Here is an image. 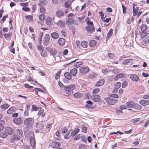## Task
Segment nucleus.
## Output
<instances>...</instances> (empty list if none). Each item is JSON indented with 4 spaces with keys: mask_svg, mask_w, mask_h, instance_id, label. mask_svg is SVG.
<instances>
[{
    "mask_svg": "<svg viewBox=\"0 0 149 149\" xmlns=\"http://www.w3.org/2000/svg\"><path fill=\"white\" fill-rule=\"evenodd\" d=\"M70 72L72 75L75 76L77 73V70L76 68H74L71 70Z\"/></svg>",
    "mask_w": 149,
    "mask_h": 149,
    "instance_id": "c756f323",
    "label": "nucleus"
},
{
    "mask_svg": "<svg viewBox=\"0 0 149 149\" xmlns=\"http://www.w3.org/2000/svg\"><path fill=\"white\" fill-rule=\"evenodd\" d=\"M31 112L33 111H37L39 108V107L36 106L34 105H32L31 107Z\"/></svg>",
    "mask_w": 149,
    "mask_h": 149,
    "instance_id": "49530a36",
    "label": "nucleus"
},
{
    "mask_svg": "<svg viewBox=\"0 0 149 149\" xmlns=\"http://www.w3.org/2000/svg\"><path fill=\"white\" fill-rule=\"evenodd\" d=\"M91 99L95 102H97L100 100L101 97L98 95L93 94L91 96Z\"/></svg>",
    "mask_w": 149,
    "mask_h": 149,
    "instance_id": "6e6552de",
    "label": "nucleus"
},
{
    "mask_svg": "<svg viewBox=\"0 0 149 149\" xmlns=\"http://www.w3.org/2000/svg\"><path fill=\"white\" fill-rule=\"evenodd\" d=\"M38 115L39 116H41V118L45 117V113L44 110L42 109L40 110L38 113Z\"/></svg>",
    "mask_w": 149,
    "mask_h": 149,
    "instance_id": "72a5a7b5",
    "label": "nucleus"
},
{
    "mask_svg": "<svg viewBox=\"0 0 149 149\" xmlns=\"http://www.w3.org/2000/svg\"><path fill=\"white\" fill-rule=\"evenodd\" d=\"M45 23L48 26H50L52 25V20L51 17L50 16L47 17Z\"/></svg>",
    "mask_w": 149,
    "mask_h": 149,
    "instance_id": "ddd939ff",
    "label": "nucleus"
},
{
    "mask_svg": "<svg viewBox=\"0 0 149 149\" xmlns=\"http://www.w3.org/2000/svg\"><path fill=\"white\" fill-rule=\"evenodd\" d=\"M79 131V129L78 128H75L74 129V130L71 133V134L72 136H74L75 135L77 134Z\"/></svg>",
    "mask_w": 149,
    "mask_h": 149,
    "instance_id": "58836bf2",
    "label": "nucleus"
},
{
    "mask_svg": "<svg viewBox=\"0 0 149 149\" xmlns=\"http://www.w3.org/2000/svg\"><path fill=\"white\" fill-rule=\"evenodd\" d=\"M90 69L88 67L85 65H82L79 68V72L81 75H85L89 71Z\"/></svg>",
    "mask_w": 149,
    "mask_h": 149,
    "instance_id": "f03ea898",
    "label": "nucleus"
},
{
    "mask_svg": "<svg viewBox=\"0 0 149 149\" xmlns=\"http://www.w3.org/2000/svg\"><path fill=\"white\" fill-rule=\"evenodd\" d=\"M49 52L53 56L56 55L57 53V51L56 49L52 48H50L49 49Z\"/></svg>",
    "mask_w": 149,
    "mask_h": 149,
    "instance_id": "aec40b11",
    "label": "nucleus"
},
{
    "mask_svg": "<svg viewBox=\"0 0 149 149\" xmlns=\"http://www.w3.org/2000/svg\"><path fill=\"white\" fill-rule=\"evenodd\" d=\"M15 108L13 107H10L7 111V113L9 114H11L15 111Z\"/></svg>",
    "mask_w": 149,
    "mask_h": 149,
    "instance_id": "f704fd0d",
    "label": "nucleus"
},
{
    "mask_svg": "<svg viewBox=\"0 0 149 149\" xmlns=\"http://www.w3.org/2000/svg\"><path fill=\"white\" fill-rule=\"evenodd\" d=\"M47 3L48 1L47 0L41 1L38 3V5L40 7H43L47 5Z\"/></svg>",
    "mask_w": 149,
    "mask_h": 149,
    "instance_id": "393cba45",
    "label": "nucleus"
},
{
    "mask_svg": "<svg viewBox=\"0 0 149 149\" xmlns=\"http://www.w3.org/2000/svg\"><path fill=\"white\" fill-rule=\"evenodd\" d=\"M140 34L141 38H144L147 36L148 33L147 31H142L140 32Z\"/></svg>",
    "mask_w": 149,
    "mask_h": 149,
    "instance_id": "37998d69",
    "label": "nucleus"
},
{
    "mask_svg": "<svg viewBox=\"0 0 149 149\" xmlns=\"http://www.w3.org/2000/svg\"><path fill=\"white\" fill-rule=\"evenodd\" d=\"M12 35V33L9 32L5 34L4 35V37L6 38H9Z\"/></svg>",
    "mask_w": 149,
    "mask_h": 149,
    "instance_id": "bf43d9fd",
    "label": "nucleus"
},
{
    "mask_svg": "<svg viewBox=\"0 0 149 149\" xmlns=\"http://www.w3.org/2000/svg\"><path fill=\"white\" fill-rule=\"evenodd\" d=\"M19 139L15 135H13L10 139V141L11 143L14 142L15 141L19 140Z\"/></svg>",
    "mask_w": 149,
    "mask_h": 149,
    "instance_id": "bb28decb",
    "label": "nucleus"
},
{
    "mask_svg": "<svg viewBox=\"0 0 149 149\" xmlns=\"http://www.w3.org/2000/svg\"><path fill=\"white\" fill-rule=\"evenodd\" d=\"M5 131L7 132V133L9 135L12 134L13 132V129L10 127H7L5 128Z\"/></svg>",
    "mask_w": 149,
    "mask_h": 149,
    "instance_id": "2eb2a0df",
    "label": "nucleus"
},
{
    "mask_svg": "<svg viewBox=\"0 0 149 149\" xmlns=\"http://www.w3.org/2000/svg\"><path fill=\"white\" fill-rule=\"evenodd\" d=\"M108 56L109 58L113 59L115 56V55L112 53H110L108 54Z\"/></svg>",
    "mask_w": 149,
    "mask_h": 149,
    "instance_id": "69168bd1",
    "label": "nucleus"
},
{
    "mask_svg": "<svg viewBox=\"0 0 149 149\" xmlns=\"http://www.w3.org/2000/svg\"><path fill=\"white\" fill-rule=\"evenodd\" d=\"M99 14L101 17L102 20L104 21V20L105 19V17H104L103 13L102 11H100L99 12Z\"/></svg>",
    "mask_w": 149,
    "mask_h": 149,
    "instance_id": "052dcab7",
    "label": "nucleus"
},
{
    "mask_svg": "<svg viewBox=\"0 0 149 149\" xmlns=\"http://www.w3.org/2000/svg\"><path fill=\"white\" fill-rule=\"evenodd\" d=\"M135 102L133 101L127 102L126 104V107L127 108H133Z\"/></svg>",
    "mask_w": 149,
    "mask_h": 149,
    "instance_id": "f3484780",
    "label": "nucleus"
},
{
    "mask_svg": "<svg viewBox=\"0 0 149 149\" xmlns=\"http://www.w3.org/2000/svg\"><path fill=\"white\" fill-rule=\"evenodd\" d=\"M113 30L112 29H110L109 32L107 33V38L108 39L110 37H111L113 33Z\"/></svg>",
    "mask_w": 149,
    "mask_h": 149,
    "instance_id": "c85d7f7f",
    "label": "nucleus"
},
{
    "mask_svg": "<svg viewBox=\"0 0 149 149\" xmlns=\"http://www.w3.org/2000/svg\"><path fill=\"white\" fill-rule=\"evenodd\" d=\"M81 138V134H78L74 137V140H77Z\"/></svg>",
    "mask_w": 149,
    "mask_h": 149,
    "instance_id": "e2e57ef3",
    "label": "nucleus"
},
{
    "mask_svg": "<svg viewBox=\"0 0 149 149\" xmlns=\"http://www.w3.org/2000/svg\"><path fill=\"white\" fill-rule=\"evenodd\" d=\"M104 81H105L104 79L103 78L100 79L96 82L95 86L96 87H99L102 86L104 84Z\"/></svg>",
    "mask_w": 149,
    "mask_h": 149,
    "instance_id": "f8f14e48",
    "label": "nucleus"
},
{
    "mask_svg": "<svg viewBox=\"0 0 149 149\" xmlns=\"http://www.w3.org/2000/svg\"><path fill=\"white\" fill-rule=\"evenodd\" d=\"M64 75L65 77L67 79L69 80L71 79L72 76L69 72H65Z\"/></svg>",
    "mask_w": 149,
    "mask_h": 149,
    "instance_id": "e433bc0d",
    "label": "nucleus"
},
{
    "mask_svg": "<svg viewBox=\"0 0 149 149\" xmlns=\"http://www.w3.org/2000/svg\"><path fill=\"white\" fill-rule=\"evenodd\" d=\"M132 59H127L124 60L122 62V63L124 65L128 64L130 63Z\"/></svg>",
    "mask_w": 149,
    "mask_h": 149,
    "instance_id": "6e6d98bb",
    "label": "nucleus"
},
{
    "mask_svg": "<svg viewBox=\"0 0 149 149\" xmlns=\"http://www.w3.org/2000/svg\"><path fill=\"white\" fill-rule=\"evenodd\" d=\"M86 28L87 31L89 33H91L95 31V29L93 26H87Z\"/></svg>",
    "mask_w": 149,
    "mask_h": 149,
    "instance_id": "a211bd4d",
    "label": "nucleus"
},
{
    "mask_svg": "<svg viewBox=\"0 0 149 149\" xmlns=\"http://www.w3.org/2000/svg\"><path fill=\"white\" fill-rule=\"evenodd\" d=\"M100 91V90L99 88H95L93 90L92 93L93 94H96L98 93Z\"/></svg>",
    "mask_w": 149,
    "mask_h": 149,
    "instance_id": "5fc2aeb1",
    "label": "nucleus"
},
{
    "mask_svg": "<svg viewBox=\"0 0 149 149\" xmlns=\"http://www.w3.org/2000/svg\"><path fill=\"white\" fill-rule=\"evenodd\" d=\"M65 42V40L63 38H61L58 40V43L60 45H64Z\"/></svg>",
    "mask_w": 149,
    "mask_h": 149,
    "instance_id": "473e14b6",
    "label": "nucleus"
},
{
    "mask_svg": "<svg viewBox=\"0 0 149 149\" xmlns=\"http://www.w3.org/2000/svg\"><path fill=\"white\" fill-rule=\"evenodd\" d=\"M9 48L10 49V51L14 54L15 53V49L14 47H9Z\"/></svg>",
    "mask_w": 149,
    "mask_h": 149,
    "instance_id": "774afa93",
    "label": "nucleus"
},
{
    "mask_svg": "<svg viewBox=\"0 0 149 149\" xmlns=\"http://www.w3.org/2000/svg\"><path fill=\"white\" fill-rule=\"evenodd\" d=\"M50 37L49 35L48 34H45L43 40V44L44 45L47 46L49 42Z\"/></svg>",
    "mask_w": 149,
    "mask_h": 149,
    "instance_id": "1a4fd4ad",
    "label": "nucleus"
},
{
    "mask_svg": "<svg viewBox=\"0 0 149 149\" xmlns=\"http://www.w3.org/2000/svg\"><path fill=\"white\" fill-rule=\"evenodd\" d=\"M132 5L133 15L134 16H135L136 15L137 12L139 10V7L137 6V5L134 3H133Z\"/></svg>",
    "mask_w": 149,
    "mask_h": 149,
    "instance_id": "9d476101",
    "label": "nucleus"
},
{
    "mask_svg": "<svg viewBox=\"0 0 149 149\" xmlns=\"http://www.w3.org/2000/svg\"><path fill=\"white\" fill-rule=\"evenodd\" d=\"M61 72V70H59L58 72L55 75V79H58L60 77V74Z\"/></svg>",
    "mask_w": 149,
    "mask_h": 149,
    "instance_id": "de8ad7c7",
    "label": "nucleus"
},
{
    "mask_svg": "<svg viewBox=\"0 0 149 149\" xmlns=\"http://www.w3.org/2000/svg\"><path fill=\"white\" fill-rule=\"evenodd\" d=\"M51 36L52 38L54 39L58 38L59 36L58 34L55 32L52 33L51 34Z\"/></svg>",
    "mask_w": 149,
    "mask_h": 149,
    "instance_id": "c9c22d12",
    "label": "nucleus"
},
{
    "mask_svg": "<svg viewBox=\"0 0 149 149\" xmlns=\"http://www.w3.org/2000/svg\"><path fill=\"white\" fill-rule=\"evenodd\" d=\"M148 27L147 25L145 24H142L140 27V29L142 31H144L147 30Z\"/></svg>",
    "mask_w": 149,
    "mask_h": 149,
    "instance_id": "a19ab883",
    "label": "nucleus"
},
{
    "mask_svg": "<svg viewBox=\"0 0 149 149\" xmlns=\"http://www.w3.org/2000/svg\"><path fill=\"white\" fill-rule=\"evenodd\" d=\"M45 16L44 14H40L39 16V19L42 22H43L45 19Z\"/></svg>",
    "mask_w": 149,
    "mask_h": 149,
    "instance_id": "a18cd8bd",
    "label": "nucleus"
},
{
    "mask_svg": "<svg viewBox=\"0 0 149 149\" xmlns=\"http://www.w3.org/2000/svg\"><path fill=\"white\" fill-rule=\"evenodd\" d=\"M9 107V106L8 104L1 105L0 106L1 108L4 110L7 109Z\"/></svg>",
    "mask_w": 149,
    "mask_h": 149,
    "instance_id": "c03bdc74",
    "label": "nucleus"
},
{
    "mask_svg": "<svg viewBox=\"0 0 149 149\" xmlns=\"http://www.w3.org/2000/svg\"><path fill=\"white\" fill-rule=\"evenodd\" d=\"M75 20L74 18L70 17L67 19L65 20V23L68 26H70L74 24Z\"/></svg>",
    "mask_w": 149,
    "mask_h": 149,
    "instance_id": "39448f33",
    "label": "nucleus"
},
{
    "mask_svg": "<svg viewBox=\"0 0 149 149\" xmlns=\"http://www.w3.org/2000/svg\"><path fill=\"white\" fill-rule=\"evenodd\" d=\"M82 131V132L86 133L87 132V127L84 125L81 126Z\"/></svg>",
    "mask_w": 149,
    "mask_h": 149,
    "instance_id": "864d4df0",
    "label": "nucleus"
},
{
    "mask_svg": "<svg viewBox=\"0 0 149 149\" xmlns=\"http://www.w3.org/2000/svg\"><path fill=\"white\" fill-rule=\"evenodd\" d=\"M76 89L75 86L73 84H71L64 87L65 93L68 95H71L73 93V91Z\"/></svg>",
    "mask_w": 149,
    "mask_h": 149,
    "instance_id": "f257e3e1",
    "label": "nucleus"
},
{
    "mask_svg": "<svg viewBox=\"0 0 149 149\" xmlns=\"http://www.w3.org/2000/svg\"><path fill=\"white\" fill-rule=\"evenodd\" d=\"M40 13L42 14H44L45 13L46 10L43 7H40Z\"/></svg>",
    "mask_w": 149,
    "mask_h": 149,
    "instance_id": "603ef678",
    "label": "nucleus"
},
{
    "mask_svg": "<svg viewBox=\"0 0 149 149\" xmlns=\"http://www.w3.org/2000/svg\"><path fill=\"white\" fill-rule=\"evenodd\" d=\"M125 76L123 73H119L117 74L114 77V79L115 81H117L120 78H123Z\"/></svg>",
    "mask_w": 149,
    "mask_h": 149,
    "instance_id": "412c9836",
    "label": "nucleus"
},
{
    "mask_svg": "<svg viewBox=\"0 0 149 149\" xmlns=\"http://www.w3.org/2000/svg\"><path fill=\"white\" fill-rule=\"evenodd\" d=\"M28 137H29L30 140L33 139H35L34 137V134L33 132L32 131H30L28 134Z\"/></svg>",
    "mask_w": 149,
    "mask_h": 149,
    "instance_id": "7c9ffc66",
    "label": "nucleus"
},
{
    "mask_svg": "<svg viewBox=\"0 0 149 149\" xmlns=\"http://www.w3.org/2000/svg\"><path fill=\"white\" fill-rule=\"evenodd\" d=\"M20 140L23 137V133L22 130L20 129H17L16 130V134H15Z\"/></svg>",
    "mask_w": 149,
    "mask_h": 149,
    "instance_id": "0eeeda50",
    "label": "nucleus"
},
{
    "mask_svg": "<svg viewBox=\"0 0 149 149\" xmlns=\"http://www.w3.org/2000/svg\"><path fill=\"white\" fill-rule=\"evenodd\" d=\"M8 136L5 130H1L0 131V137L3 138H5Z\"/></svg>",
    "mask_w": 149,
    "mask_h": 149,
    "instance_id": "6ab92c4d",
    "label": "nucleus"
},
{
    "mask_svg": "<svg viewBox=\"0 0 149 149\" xmlns=\"http://www.w3.org/2000/svg\"><path fill=\"white\" fill-rule=\"evenodd\" d=\"M41 55L43 57H45L47 55V52L44 50H42L40 52Z\"/></svg>",
    "mask_w": 149,
    "mask_h": 149,
    "instance_id": "4d7b16f0",
    "label": "nucleus"
},
{
    "mask_svg": "<svg viewBox=\"0 0 149 149\" xmlns=\"http://www.w3.org/2000/svg\"><path fill=\"white\" fill-rule=\"evenodd\" d=\"M143 40L146 43H149V36H147L143 39Z\"/></svg>",
    "mask_w": 149,
    "mask_h": 149,
    "instance_id": "0e129e2a",
    "label": "nucleus"
},
{
    "mask_svg": "<svg viewBox=\"0 0 149 149\" xmlns=\"http://www.w3.org/2000/svg\"><path fill=\"white\" fill-rule=\"evenodd\" d=\"M104 100L110 105H114L118 102L117 100L111 97H105Z\"/></svg>",
    "mask_w": 149,
    "mask_h": 149,
    "instance_id": "20e7f679",
    "label": "nucleus"
},
{
    "mask_svg": "<svg viewBox=\"0 0 149 149\" xmlns=\"http://www.w3.org/2000/svg\"><path fill=\"white\" fill-rule=\"evenodd\" d=\"M139 103L143 106H146L149 104V99L141 100L139 102Z\"/></svg>",
    "mask_w": 149,
    "mask_h": 149,
    "instance_id": "dca6fc26",
    "label": "nucleus"
},
{
    "mask_svg": "<svg viewBox=\"0 0 149 149\" xmlns=\"http://www.w3.org/2000/svg\"><path fill=\"white\" fill-rule=\"evenodd\" d=\"M13 122L15 124L17 125H20L23 123L22 118L19 117L14 118L13 119Z\"/></svg>",
    "mask_w": 149,
    "mask_h": 149,
    "instance_id": "9b49d317",
    "label": "nucleus"
},
{
    "mask_svg": "<svg viewBox=\"0 0 149 149\" xmlns=\"http://www.w3.org/2000/svg\"><path fill=\"white\" fill-rule=\"evenodd\" d=\"M71 135H72L71 133H70L69 131L64 136V138L66 139H68L70 138Z\"/></svg>",
    "mask_w": 149,
    "mask_h": 149,
    "instance_id": "8fccbe9b",
    "label": "nucleus"
},
{
    "mask_svg": "<svg viewBox=\"0 0 149 149\" xmlns=\"http://www.w3.org/2000/svg\"><path fill=\"white\" fill-rule=\"evenodd\" d=\"M133 108L135 109L140 110L142 108V107L141 105L135 103Z\"/></svg>",
    "mask_w": 149,
    "mask_h": 149,
    "instance_id": "ea45409f",
    "label": "nucleus"
},
{
    "mask_svg": "<svg viewBox=\"0 0 149 149\" xmlns=\"http://www.w3.org/2000/svg\"><path fill=\"white\" fill-rule=\"evenodd\" d=\"M83 64V62L81 61H79L74 63V67L76 68H79L81 65H82Z\"/></svg>",
    "mask_w": 149,
    "mask_h": 149,
    "instance_id": "b1692460",
    "label": "nucleus"
},
{
    "mask_svg": "<svg viewBox=\"0 0 149 149\" xmlns=\"http://www.w3.org/2000/svg\"><path fill=\"white\" fill-rule=\"evenodd\" d=\"M61 146V144L59 141H53L51 144V146L53 148H57V149H63L62 148H59Z\"/></svg>",
    "mask_w": 149,
    "mask_h": 149,
    "instance_id": "423d86ee",
    "label": "nucleus"
},
{
    "mask_svg": "<svg viewBox=\"0 0 149 149\" xmlns=\"http://www.w3.org/2000/svg\"><path fill=\"white\" fill-rule=\"evenodd\" d=\"M71 2L67 1L64 3V5L65 8H68L71 6Z\"/></svg>",
    "mask_w": 149,
    "mask_h": 149,
    "instance_id": "79ce46f5",
    "label": "nucleus"
},
{
    "mask_svg": "<svg viewBox=\"0 0 149 149\" xmlns=\"http://www.w3.org/2000/svg\"><path fill=\"white\" fill-rule=\"evenodd\" d=\"M73 96L75 98H79L82 97V94L81 93L77 92L74 94Z\"/></svg>",
    "mask_w": 149,
    "mask_h": 149,
    "instance_id": "a878e982",
    "label": "nucleus"
},
{
    "mask_svg": "<svg viewBox=\"0 0 149 149\" xmlns=\"http://www.w3.org/2000/svg\"><path fill=\"white\" fill-rule=\"evenodd\" d=\"M86 24L88 25L87 26H93V22L90 20H88L86 22Z\"/></svg>",
    "mask_w": 149,
    "mask_h": 149,
    "instance_id": "338daca9",
    "label": "nucleus"
},
{
    "mask_svg": "<svg viewBox=\"0 0 149 149\" xmlns=\"http://www.w3.org/2000/svg\"><path fill=\"white\" fill-rule=\"evenodd\" d=\"M79 149H87V147L86 145L83 144H81L79 146Z\"/></svg>",
    "mask_w": 149,
    "mask_h": 149,
    "instance_id": "13d9d810",
    "label": "nucleus"
},
{
    "mask_svg": "<svg viewBox=\"0 0 149 149\" xmlns=\"http://www.w3.org/2000/svg\"><path fill=\"white\" fill-rule=\"evenodd\" d=\"M56 16L58 17H61L64 15L63 12L61 10L57 11L56 12Z\"/></svg>",
    "mask_w": 149,
    "mask_h": 149,
    "instance_id": "4be33fe9",
    "label": "nucleus"
},
{
    "mask_svg": "<svg viewBox=\"0 0 149 149\" xmlns=\"http://www.w3.org/2000/svg\"><path fill=\"white\" fill-rule=\"evenodd\" d=\"M65 22L61 21H59L57 22V24L58 26L61 27H63L65 26Z\"/></svg>",
    "mask_w": 149,
    "mask_h": 149,
    "instance_id": "09e8293b",
    "label": "nucleus"
},
{
    "mask_svg": "<svg viewBox=\"0 0 149 149\" xmlns=\"http://www.w3.org/2000/svg\"><path fill=\"white\" fill-rule=\"evenodd\" d=\"M33 118H26L24 120V124L26 126L31 127L33 125Z\"/></svg>",
    "mask_w": 149,
    "mask_h": 149,
    "instance_id": "7ed1b4c3",
    "label": "nucleus"
},
{
    "mask_svg": "<svg viewBox=\"0 0 149 149\" xmlns=\"http://www.w3.org/2000/svg\"><path fill=\"white\" fill-rule=\"evenodd\" d=\"M97 42L94 40H91L89 42V45L91 47H93L96 45Z\"/></svg>",
    "mask_w": 149,
    "mask_h": 149,
    "instance_id": "2f4dec72",
    "label": "nucleus"
},
{
    "mask_svg": "<svg viewBox=\"0 0 149 149\" xmlns=\"http://www.w3.org/2000/svg\"><path fill=\"white\" fill-rule=\"evenodd\" d=\"M130 78L131 80L136 82L138 81L139 79V77L134 74H131Z\"/></svg>",
    "mask_w": 149,
    "mask_h": 149,
    "instance_id": "4468645a",
    "label": "nucleus"
},
{
    "mask_svg": "<svg viewBox=\"0 0 149 149\" xmlns=\"http://www.w3.org/2000/svg\"><path fill=\"white\" fill-rule=\"evenodd\" d=\"M30 142L31 146L32 147V148L33 149H35L36 141L35 139H31V140H30Z\"/></svg>",
    "mask_w": 149,
    "mask_h": 149,
    "instance_id": "5701e85b",
    "label": "nucleus"
},
{
    "mask_svg": "<svg viewBox=\"0 0 149 149\" xmlns=\"http://www.w3.org/2000/svg\"><path fill=\"white\" fill-rule=\"evenodd\" d=\"M86 103H87L88 104H86L85 105V107H90L88 105V104H89L90 105H92L93 104L92 101H90V100H88V101H86Z\"/></svg>",
    "mask_w": 149,
    "mask_h": 149,
    "instance_id": "680f3d73",
    "label": "nucleus"
},
{
    "mask_svg": "<svg viewBox=\"0 0 149 149\" xmlns=\"http://www.w3.org/2000/svg\"><path fill=\"white\" fill-rule=\"evenodd\" d=\"M88 42L86 41H83L81 43V46L84 48H86L88 46Z\"/></svg>",
    "mask_w": 149,
    "mask_h": 149,
    "instance_id": "cd10ccee",
    "label": "nucleus"
},
{
    "mask_svg": "<svg viewBox=\"0 0 149 149\" xmlns=\"http://www.w3.org/2000/svg\"><path fill=\"white\" fill-rule=\"evenodd\" d=\"M25 18L27 22H30L33 20V17L32 15H26L25 16Z\"/></svg>",
    "mask_w": 149,
    "mask_h": 149,
    "instance_id": "4c0bfd02",
    "label": "nucleus"
},
{
    "mask_svg": "<svg viewBox=\"0 0 149 149\" xmlns=\"http://www.w3.org/2000/svg\"><path fill=\"white\" fill-rule=\"evenodd\" d=\"M121 84L120 82H117L115 84V88L118 89L120 87Z\"/></svg>",
    "mask_w": 149,
    "mask_h": 149,
    "instance_id": "3c124183",
    "label": "nucleus"
}]
</instances>
